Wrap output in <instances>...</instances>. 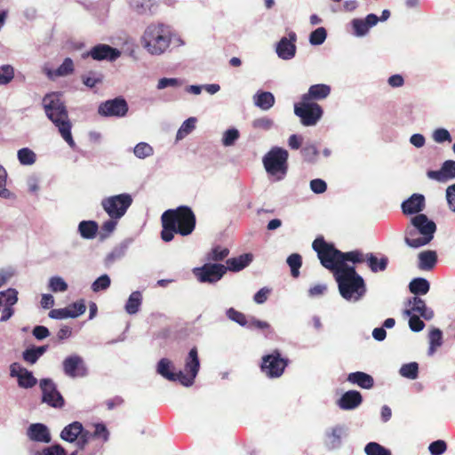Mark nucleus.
<instances>
[{"label": "nucleus", "mask_w": 455, "mask_h": 455, "mask_svg": "<svg viewBox=\"0 0 455 455\" xmlns=\"http://www.w3.org/2000/svg\"><path fill=\"white\" fill-rule=\"evenodd\" d=\"M429 282L422 277L412 279L409 284L410 291L416 296L427 294L429 291Z\"/></svg>", "instance_id": "72a5a7b5"}, {"label": "nucleus", "mask_w": 455, "mask_h": 455, "mask_svg": "<svg viewBox=\"0 0 455 455\" xmlns=\"http://www.w3.org/2000/svg\"><path fill=\"white\" fill-rule=\"evenodd\" d=\"M310 188L315 194H322L326 191L327 185L324 180L321 179H315L310 181Z\"/></svg>", "instance_id": "69168bd1"}, {"label": "nucleus", "mask_w": 455, "mask_h": 455, "mask_svg": "<svg viewBox=\"0 0 455 455\" xmlns=\"http://www.w3.org/2000/svg\"><path fill=\"white\" fill-rule=\"evenodd\" d=\"M6 179V170L0 165V196L3 198H10L12 196V193L5 188Z\"/></svg>", "instance_id": "6e6d98bb"}, {"label": "nucleus", "mask_w": 455, "mask_h": 455, "mask_svg": "<svg viewBox=\"0 0 455 455\" xmlns=\"http://www.w3.org/2000/svg\"><path fill=\"white\" fill-rule=\"evenodd\" d=\"M128 109L126 100L121 97H117L100 103L98 108V113L101 116L106 117H123L127 114Z\"/></svg>", "instance_id": "ddd939ff"}, {"label": "nucleus", "mask_w": 455, "mask_h": 455, "mask_svg": "<svg viewBox=\"0 0 455 455\" xmlns=\"http://www.w3.org/2000/svg\"><path fill=\"white\" fill-rule=\"evenodd\" d=\"M94 432L92 433V436L94 438H100L104 442L108 440L109 432L107 429L106 426L102 423H97L94 425Z\"/></svg>", "instance_id": "bf43d9fd"}, {"label": "nucleus", "mask_w": 455, "mask_h": 455, "mask_svg": "<svg viewBox=\"0 0 455 455\" xmlns=\"http://www.w3.org/2000/svg\"><path fill=\"white\" fill-rule=\"evenodd\" d=\"M446 198L449 208L455 212V184L447 188Z\"/></svg>", "instance_id": "774afa93"}, {"label": "nucleus", "mask_w": 455, "mask_h": 455, "mask_svg": "<svg viewBox=\"0 0 455 455\" xmlns=\"http://www.w3.org/2000/svg\"><path fill=\"white\" fill-rule=\"evenodd\" d=\"M200 362L197 348L192 347L186 358L185 371H180V384L185 387H190L194 384L195 379L199 371Z\"/></svg>", "instance_id": "9b49d317"}, {"label": "nucleus", "mask_w": 455, "mask_h": 455, "mask_svg": "<svg viewBox=\"0 0 455 455\" xmlns=\"http://www.w3.org/2000/svg\"><path fill=\"white\" fill-rule=\"evenodd\" d=\"M37 380L31 371L24 370L23 373L18 377V384L23 388H31L36 384Z\"/></svg>", "instance_id": "79ce46f5"}, {"label": "nucleus", "mask_w": 455, "mask_h": 455, "mask_svg": "<svg viewBox=\"0 0 455 455\" xmlns=\"http://www.w3.org/2000/svg\"><path fill=\"white\" fill-rule=\"evenodd\" d=\"M327 36L326 29L323 27L316 28L314 30L309 36V42L313 45H320L322 44Z\"/></svg>", "instance_id": "de8ad7c7"}, {"label": "nucleus", "mask_w": 455, "mask_h": 455, "mask_svg": "<svg viewBox=\"0 0 455 455\" xmlns=\"http://www.w3.org/2000/svg\"><path fill=\"white\" fill-rule=\"evenodd\" d=\"M171 42L170 28L161 23L148 26L141 38L142 46L152 55L164 53Z\"/></svg>", "instance_id": "423d86ee"}, {"label": "nucleus", "mask_w": 455, "mask_h": 455, "mask_svg": "<svg viewBox=\"0 0 455 455\" xmlns=\"http://www.w3.org/2000/svg\"><path fill=\"white\" fill-rule=\"evenodd\" d=\"M14 78V68L11 65L0 67V85H6Z\"/></svg>", "instance_id": "a18cd8bd"}, {"label": "nucleus", "mask_w": 455, "mask_h": 455, "mask_svg": "<svg viewBox=\"0 0 455 455\" xmlns=\"http://www.w3.org/2000/svg\"><path fill=\"white\" fill-rule=\"evenodd\" d=\"M437 254L435 251H425L419 254V268L431 270L436 264Z\"/></svg>", "instance_id": "7c9ffc66"}, {"label": "nucleus", "mask_w": 455, "mask_h": 455, "mask_svg": "<svg viewBox=\"0 0 455 455\" xmlns=\"http://www.w3.org/2000/svg\"><path fill=\"white\" fill-rule=\"evenodd\" d=\"M331 86L325 84H313L308 88L307 93L301 98L310 102H315L326 99L331 94Z\"/></svg>", "instance_id": "412c9836"}, {"label": "nucleus", "mask_w": 455, "mask_h": 455, "mask_svg": "<svg viewBox=\"0 0 455 455\" xmlns=\"http://www.w3.org/2000/svg\"><path fill=\"white\" fill-rule=\"evenodd\" d=\"M410 316V319H409V326H410V329L412 331H415V332H419L420 331H422L425 327V323L424 322L419 318V315H409Z\"/></svg>", "instance_id": "e2e57ef3"}, {"label": "nucleus", "mask_w": 455, "mask_h": 455, "mask_svg": "<svg viewBox=\"0 0 455 455\" xmlns=\"http://www.w3.org/2000/svg\"><path fill=\"white\" fill-rule=\"evenodd\" d=\"M28 436L36 442L46 443L51 442V435L47 427L41 423L31 424L28 429Z\"/></svg>", "instance_id": "393cba45"}, {"label": "nucleus", "mask_w": 455, "mask_h": 455, "mask_svg": "<svg viewBox=\"0 0 455 455\" xmlns=\"http://www.w3.org/2000/svg\"><path fill=\"white\" fill-rule=\"evenodd\" d=\"M363 402L360 392L356 390H349L342 395L338 401V405L343 410H353L358 407Z\"/></svg>", "instance_id": "b1692460"}, {"label": "nucleus", "mask_w": 455, "mask_h": 455, "mask_svg": "<svg viewBox=\"0 0 455 455\" xmlns=\"http://www.w3.org/2000/svg\"><path fill=\"white\" fill-rule=\"evenodd\" d=\"M83 431V425L79 421H74L68 426H66L61 433L60 438L66 442L73 443L76 441L79 437V435Z\"/></svg>", "instance_id": "c756f323"}, {"label": "nucleus", "mask_w": 455, "mask_h": 455, "mask_svg": "<svg viewBox=\"0 0 455 455\" xmlns=\"http://www.w3.org/2000/svg\"><path fill=\"white\" fill-rule=\"evenodd\" d=\"M287 264L291 267V274L293 277L299 275V268L302 265V258L298 253H292L287 258Z\"/></svg>", "instance_id": "58836bf2"}, {"label": "nucleus", "mask_w": 455, "mask_h": 455, "mask_svg": "<svg viewBox=\"0 0 455 455\" xmlns=\"http://www.w3.org/2000/svg\"><path fill=\"white\" fill-rule=\"evenodd\" d=\"M134 155L139 158H145L153 154L152 147L146 142H140L133 149Z\"/></svg>", "instance_id": "3c124183"}, {"label": "nucleus", "mask_w": 455, "mask_h": 455, "mask_svg": "<svg viewBox=\"0 0 455 455\" xmlns=\"http://www.w3.org/2000/svg\"><path fill=\"white\" fill-rule=\"evenodd\" d=\"M297 36L294 32L289 33V37H283L277 43L275 52L279 58L291 60L295 56Z\"/></svg>", "instance_id": "f3484780"}, {"label": "nucleus", "mask_w": 455, "mask_h": 455, "mask_svg": "<svg viewBox=\"0 0 455 455\" xmlns=\"http://www.w3.org/2000/svg\"><path fill=\"white\" fill-rule=\"evenodd\" d=\"M49 288L53 292L66 291L68 284L61 277L53 276L49 281Z\"/></svg>", "instance_id": "603ef678"}, {"label": "nucleus", "mask_w": 455, "mask_h": 455, "mask_svg": "<svg viewBox=\"0 0 455 455\" xmlns=\"http://www.w3.org/2000/svg\"><path fill=\"white\" fill-rule=\"evenodd\" d=\"M18 159L20 164L30 165L36 162V154L31 149L24 148L18 151Z\"/></svg>", "instance_id": "49530a36"}, {"label": "nucleus", "mask_w": 455, "mask_h": 455, "mask_svg": "<svg viewBox=\"0 0 455 455\" xmlns=\"http://www.w3.org/2000/svg\"><path fill=\"white\" fill-rule=\"evenodd\" d=\"M254 104L262 110H268L275 104V97L269 92H258L253 96Z\"/></svg>", "instance_id": "2f4dec72"}, {"label": "nucleus", "mask_w": 455, "mask_h": 455, "mask_svg": "<svg viewBox=\"0 0 455 455\" xmlns=\"http://www.w3.org/2000/svg\"><path fill=\"white\" fill-rule=\"evenodd\" d=\"M408 305H411V307L404 311L406 315H411L414 312L419 313L426 320H430L434 316V312L427 309L425 300L419 296L411 298L408 300Z\"/></svg>", "instance_id": "5701e85b"}, {"label": "nucleus", "mask_w": 455, "mask_h": 455, "mask_svg": "<svg viewBox=\"0 0 455 455\" xmlns=\"http://www.w3.org/2000/svg\"><path fill=\"white\" fill-rule=\"evenodd\" d=\"M196 118L189 117L188 118L178 130L176 134V140H180L184 139L187 135H188L196 127Z\"/></svg>", "instance_id": "4c0bfd02"}, {"label": "nucleus", "mask_w": 455, "mask_h": 455, "mask_svg": "<svg viewBox=\"0 0 455 455\" xmlns=\"http://www.w3.org/2000/svg\"><path fill=\"white\" fill-rule=\"evenodd\" d=\"M429 354L435 353L436 347H440L443 343V332L438 328H434L429 332Z\"/></svg>", "instance_id": "ea45409f"}, {"label": "nucleus", "mask_w": 455, "mask_h": 455, "mask_svg": "<svg viewBox=\"0 0 455 455\" xmlns=\"http://www.w3.org/2000/svg\"><path fill=\"white\" fill-rule=\"evenodd\" d=\"M229 254V250L228 248H221L220 246H216L212 249V251L207 254V260L209 261H221Z\"/></svg>", "instance_id": "37998d69"}, {"label": "nucleus", "mask_w": 455, "mask_h": 455, "mask_svg": "<svg viewBox=\"0 0 455 455\" xmlns=\"http://www.w3.org/2000/svg\"><path fill=\"white\" fill-rule=\"evenodd\" d=\"M425 208V197L420 194H413L402 204V211L405 215L419 214Z\"/></svg>", "instance_id": "4be33fe9"}, {"label": "nucleus", "mask_w": 455, "mask_h": 455, "mask_svg": "<svg viewBox=\"0 0 455 455\" xmlns=\"http://www.w3.org/2000/svg\"><path fill=\"white\" fill-rule=\"evenodd\" d=\"M110 283L109 276L108 275H102L92 283V289L95 292L106 290L110 286Z\"/></svg>", "instance_id": "864d4df0"}, {"label": "nucleus", "mask_w": 455, "mask_h": 455, "mask_svg": "<svg viewBox=\"0 0 455 455\" xmlns=\"http://www.w3.org/2000/svg\"><path fill=\"white\" fill-rule=\"evenodd\" d=\"M130 194L124 193L102 199L101 206L111 219H121L132 204Z\"/></svg>", "instance_id": "1a4fd4ad"}, {"label": "nucleus", "mask_w": 455, "mask_h": 455, "mask_svg": "<svg viewBox=\"0 0 455 455\" xmlns=\"http://www.w3.org/2000/svg\"><path fill=\"white\" fill-rule=\"evenodd\" d=\"M161 239L169 243L174 235L188 236L191 235L196 225V217L189 206L180 205L175 209H169L161 215Z\"/></svg>", "instance_id": "f257e3e1"}, {"label": "nucleus", "mask_w": 455, "mask_h": 455, "mask_svg": "<svg viewBox=\"0 0 455 455\" xmlns=\"http://www.w3.org/2000/svg\"><path fill=\"white\" fill-rule=\"evenodd\" d=\"M273 125V121L267 117H261L255 119L252 123V126L255 129L268 130Z\"/></svg>", "instance_id": "338daca9"}, {"label": "nucleus", "mask_w": 455, "mask_h": 455, "mask_svg": "<svg viewBox=\"0 0 455 455\" xmlns=\"http://www.w3.org/2000/svg\"><path fill=\"white\" fill-rule=\"evenodd\" d=\"M312 248L316 252L321 265L333 275L347 265L346 261L356 263L363 260L361 251L343 252L333 243L326 242L323 236H317L312 243Z\"/></svg>", "instance_id": "f03ea898"}, {"label": "nucleus", "mask_w": 455, "mask_h": 455, "mask_svg": "<svg viewBox=\"0 0 455 455\" xmlns=\"http://www.w3.org/2000/svg\"><path fill=\"white\" fill-rule=\"evenodd\" d=\"M340 295L346 299L358 300L366 292L363 278L353 266H344L334 274Z\"/></svg>", "instance_id": "39448f33"}, {"label": "nucleus", "mask_w": 455, "mask_h": 455, "mask_svg": "<svg viewBox=\"0 0 455 455\" xmlns=\"http://www.w3.org/2000/svg\"><path fill=\"white\" fill-rule=\"evenodd\" d=\"M67 309H68L71 318H76L81 315H83L86 310V306L84 299H80L78 301H76L68 307H66Z\"/></svg>", "instance_id": "09e8293b"}, {"label": "nucleus", "mask_w": 455, "mask_h": 455, "mask_svg": "<svg viewBox=\"0 0 455 455\" xmlns=\"http://www.w3.org/2000/svg\"><path fill=\"white\" fill-rule=\"evenodd\" d=\"M181 85V82L177 78H161L157 84V89L162 90L166 87H178Z\"/></svg>", "instance_id": "0e129e2a"}, {"label": "nucleus", "mask_w": 455, "mask_h": 455, "mask_svg": "<svg viewBox=\"0 0 455 455\" xmlns=\"http://www.w3.org/2000/svg\"><path fill=\"white\" fill-rule=\"evenodd\" d=\"M433 139L437 143H443L444 141L451 142V136L448 130L444 128H438L433 132Z\"/></svg>", "instance_id": "4d7b16f0"}, {"label": "nucleus", "mask_w": 455, "mask_h": 455, "mask_svg": "<svg viewBox=\"0 0 455 455\" xmlns=\"http://www.w3.org/2000/svg\"><path fill=\"white\" fill-rule=\"evenodd\" d=\"M121 52L116 48L108 44H99L93 46L90 51L82 53V58L86 59L91 57L94 60H108L114 61L119 58Z\"/></svg>", "instance_id": "2eb2a0df"}, {"label": "nucleus", "mask_w": 455, "mask_h": 455, "mask_svg": "<svg viewBox=\"0 0 455 455\" xmlns=\"http://www.w3.org/2000/svg\"><path fill=\"white\" fill-rule=\"evenodd\" d=\"M246 327L250 329H258L261 331H267V332H272L271 326L267 322L261 321L254 317H251L248 320V324L246 325Z\"/></svg>", "instance_id": "5fc2aeb1"}, {"label": "nucleus", "mask_w": 455, "mask_h": 455, "mask_svg": "<svg viewBox=\"0 0 455 455\" xmlns=\"http://www.w3.org/2000/svg\"><path fill=\"white\" fill-rule=\"evenodd\" d=\"M66 450L60 444L44 448L37 455H66Z\"/></svg>", "instance_id": "052dcab7"}, {"label": "nucleus", "mask_w": 455, "mask_h": 455, "mask_svg": "<svg viewBox=\"0 0 455 455\" xmlns=\"http://www.w3.org/2000/svg\"><path fill=\"white\" fill-rule=\"evenodd\" d=\"M252 254L244 253L238 257L230 258L226 261L227 271L238 272L246 267L252 261Z\"/></svg>", "instance_id": "cd10ccee"}, {"label": "nucleus", "mask_w": 455, "mask_h": 455, "mask_svg": "<svg viewBox=\"0 0 455 455\" xmlns=\"http://www.w3.org/2000/svg\"><path fill=\"white\" fill-rule=\"evenodd\" d=\"M141 303H142L141 292L139 291H135L132 292V294L129 296V299L125 304V311L129 315H134L140 310Z\"/></svg>", "instance_id": "c9c22d12"}, {"label": "nucleus", "mask_w": 455, "mask_h": 455, "mask_svg": "<svg viewBox=\"0 0 455 455\" xmlns=\"http://www.w3.org/2000/svg\"><path fill=\"white\" fill-rule=\"evenodd\" d=\"M428 449L431 455H441L446 451L447 444L443 440H437L431 443Z\"/></svg>", "instance_id": "13d9d810"}, {"label": "nucleus", "mask_w": 455, "mask_h": 455, "mask_svg": "<svg viewBox=\"0 0 455 455\" xmlns=\"http://www.w3.org/2000/svg\"><path fill=\"white\" fill-rule=\"evenodd\" d=\"M366 455H392L391 451L378 443L371 442L364 447Z\"/></svg>", "instance_id": "a19ab883"}, {"label": "nucleus", "mask_w": 455, "mask_h": 455, "mask_svg": "<svg viewBox=\"0 0 455 455\" xmlns=\"http://www.w3.org/2000/svg\"><path fill=\"white\" fill-rule=\"evenodd\" d=\"M347 381L355 384L364 389H371L374 386L373 378L363 371L351 372L347 376Z\"/></svg>", "instance_id": "bb28decb"}, {"label": "nucleus", "mask_w": 455, "mask_h": 455, "mask_svg": "<svg viewBox=\"0 0 455 455\" xmlns=\"http://www.w3.org/2000/svg\"><path fill=\"white\" fill-rule=\"evenodd\" d=\"M194 273L201 283H216L227 273L226 266L222 264H204L194 269Z\"/></svg>", "instance_id": "f8f14e48"}, {"label": "nucleus", "mask_w": 455, "mask_h": 455, "mask_svg": "<svg viewBox=\"0 0 455 455\" xmlns=\"http://www.w3.org/2000/svg\"><path fill=\"white\" fill-rule=\"evenodd\" d=\"M288 363L289 360L283 357L278 349H275L270 354L262 356L260 370L270 379L279 378L283 374Z\"/></svg>", "instance_id": "9d476101"}, {"label": "nucleus", "mask_w": 455, "mask_h": 455, "mask_svg": "<svg viewBox=\"0 0 455 455\" xmlns=\"http://www.w3.org/2000/svg\"><path fill=\"white\" fill-rule=\"evenodd\" d=\"M74 72V62L71 58H66L62 64L56 69L55 74L59 76H65Z\"/></svg>", "instance_id": "8fccbe9b"}, {"label": "nucleus", "mask_w": 455, "mask_h": 455, "mask_svg": "<svg viewBox=\"0 0 455 455\" xmlns=\"http://www.w3.org/2000/svg\"><path fill=\"white\" fill-rule=\"evenodd\" d=\"M43 108L46 116L58 128L63 140L74 148L76 143L72 137V124L65 103L61 100L60 95L57 92L47 93L43 98Z\"/></svg>", "instance_id": "7ed1b4c3"}, {"label": "nucleus", "mask_w": 455, "mask_h": 455, "mask_svg": "<svg viewBox=\"0 0 455 455\" xmlns=\"http://www.w3.org/2000/svg\"><path fill=\"white\" fill-rule=\"evenodd\" d=\"M42 389V401L54 408H61L64 405V398L58 391L56 384L50 379H43L40 381Z\"/></svg>", "instance_id": "4468645a"}, {"label": "nucleus", "mask_w": 455, "mask_h": 455, "mask_svg": "<svg viewBox=\"0 0 455 455\" xmlns=\"http://www.w3.org/2000/svg\"><path fill=\"white\" fill-rule=\"evenodd\" d=\"M227 316L228 319L237 323L239 325L243 327H246V325L248 324L249 319H247L246 315L243 313L237 311L233 307H230L227 310Z\"/></svg>", "instance_id": "c03bdc74"}, {"label": "nucleus", "mask_w": 455, "mask_h": 455, "mask_svg": "<svg viewBox=\"0 0 455 455\" xmlns=\"http://www.w3.org/2000/svg\"><path fill=\"white\" fill-rule=\"evenodd\" d=\"M239 138V132L236 129H228L225 132L223 136V145L231 146Z\"/></svg>", "instance_id": "680f3d73"}, {"label": "nucleus", "mask_w": 455, "mask_h": 455, "mask_svg": "<svg viewBox=\"0 0 455 455\" xmlns=\"http://www.w3.org/2000/svg\"><path fill=\"white\" fill-rule=\"evenodd\" d=\"M64 373L70 378H84L88 374V370L84 359L78 355L66 357L62 363Z\"/></svg>", "instance_id": "dca6fc26"}, {"label": "nucleus", "mask_w": 455, "mask_h": 455, "mask_svg": "<svg viewBox=\"0 0 455 455\" xmlns=\"http://www.w3.org/2000/svg\"><path fill=\"white\" fill-rule=\"evenodd\" d=\"M1 294L4 295V300L3 303V310L0 321L6 322L8 321L14 314L13 306L18 301V291L13 288H9L4 291H1Z\"/></svg>", "instance_id": "6ab92c4d"}, {"label": "nucleus", "mask_w": 455, "mask_h": 455, "mask_svg": "<svg viewBox=\"0 0 455 455\" xmlns=\"http://www.w3.org/2000/svg\"><path fill=\"white\" fill-rule=\"evenodd\" d=\"M399 373L406 379H416L419 376V364L416 362L404 363L400 368Z\"/></svg>", "instance_id": "e433bc0d"}, {"label": "nucleus", "mask_w": 455, "mask_h": 455, "mask_svg": "<svg viewBox=\"0 0 455 455\" xmlns=\"http://www.w3.org/2000/svg\"><path fill=\"white\" fill-rule=\"evenodd\" d=\"M294 114L304 126L315 125L323 115V108L317 102H310L300 99L294 104Z\"/></svg>", "instance_id": "6e6552de"}, {"label": "nucleus", "mask_w": 455, "mask_h": 455, "mask_svg": "<svg viewBox=\"0 0 455 455\" xmlns=\"http://www.w3.org/2000/svg\"><path fill=\"white\" fill-rule=\"evenodd\" d=\"M288 151L282 148H273L263 157V164L267 173L283 177L288 170Z\"/></svg>", "instance_id": "0eeeda50"}, {"label": "nucleus", "mask_w": 455, "mask_h": 455, "mask_svg": "<svg viewBox=\"0 0 455 455\" xmlns=\"http://www.w3.org/2000/svg\"><path fill=\"white\" fill-rule=\"evenodd\" d=\"M172 363L167 358H162L157 363V373L170 381H179L180 383V371H172Z\"/></svg>", "instance_id": "a878e982"}, {"label": "nucleus", "mask_w": 455, "mask_h": 455, "mask_svg": "<svg viewBox=\"0 0 455 455\" xmlns=\"http://www.w3.org/2000/svg\"><path fill=\"white\" fill-rule=\"evenodd\" d=\"M427 176L439 182H446L447 180L455 179V161L446 160L440 170L427 171Z\"/></svg>", "instance_id": "a211bd4d"}, {"label": "nucleus", "mask_w": 455, "mask_h": 455, "mask_svg": "<svg viewBox=\"0 0 455 455\" xmlns=\"http://www.w3.org/2000/svg\"><path fill=\"white\" fill-rule=\"evenodd\" d=\"M379 18L375 14H368L365 19H354L351 25L356 36H365L369 29L377 24Z\"/></svg>", "instance_id": "aec40b11"}, {"label": "nucleus", "mask_w": 455, "mask_h": 455, "mask_svg": "<svg viewBox=\"0 0 455 455\" xmlns=\"http://www.w3.org/2000/svg\"><path fill=\"white\" fill-rule=\"evenodd\" d=\"M436 225L427 215L419 213L411 219V225L406 228L405 243L411 248H419L429 243L434 238Z\"/></svg>", "instance_id": "20e7f679"}, {"label": "nucleus", "mask_w": 455, "mask_h": 455, "mask_svg": "<svg viewBox=\"0 0 455 455\" xmlns=\"http://www.w3.org/2000/svg\"><path fill=\"white\" fill-rule=\"evenodd\" d=\"M361 255L363 258V260L359 261L358 263H363L364 261L367 262L370 269L376 273L379 271H384L386 270L388 263V259L387 257H382L381 259H378L374 254L372 253H367L363 254L361 251Z\"/></svg>", "instance_id": "c85d7f7f"}, {"label": "nucleus", "mask_w": 455, "mask_h": 455, "mask_svg": "<svg viewBox=\"0 0 455 455\" xmlns=\"http://www.w3.org/2000/svg\"><path fill=\"white\" fill-rule=\"evenodd\" d=\"M47 350V346H41L36 347L27 348L22 353L23 360L29 363L34 364L37 362L40 356H42Z\"/></svg>", "instance_id": "f704fd0d"}, {"label": "nucleus", "mask_w": 455, "mask_h": 455, "mask_svg": "<svg viewBox=\"0 0 455 455\" xmlns=\"http://www.w3.org/2000/svg\"><path fill=\"white\" fill-rule=\"evenodd\" d=\"M99 226L94 220H83L78 225V231L84 239H93L98 232Z\"/></svg>", "instance_id": "473e14b6"}]
</instances>
